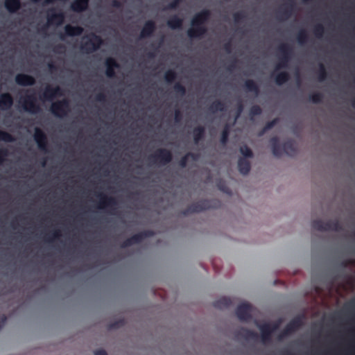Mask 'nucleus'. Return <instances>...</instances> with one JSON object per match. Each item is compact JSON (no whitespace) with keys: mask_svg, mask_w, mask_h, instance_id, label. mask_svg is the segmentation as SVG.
Returning a JSON list of instances; mask_svg holds the SVG:
<instances>
[{"mask_svg":"<svg viewBox=\"0 0 355 355\" xmlns=\"http://www.w3.org/2000/svg\"><path fill=\"white\" fill-rule=\"evenodd\" d=\"M38 134L40 135V132H38ZM40 137V135H39ZM40 137H42V135H40Z\"/></svg>","mask_w":355,"mask_h":355,"instance_id":"obj_14","label":"nucleus"},{"mask_svg":"<svg viewBox=\"0 0 355 355\" xmlns=\"http://www.w3.org/2000/svg\"><path fill=\"white\" fill-rule=\"evenodd\" d=\"M95 355H106L104 351L100 350L95 353Z\"/></svg>","mask_w":355,"mask_h":355,"instance_id":"obj_10","label":"nucleus"},{"mask_svg":"<svg viewBox=\"0 0 355 355\" xmlns=\"http://www.w3.org/2000/svg\"><path fill=\"white\" fill-rule=\"evenodd\" d=\"M106 73H107V76H110L112 75V73H111V71H110V69H107Z\"/></svg>","mask_w":355,"mask_h":355,"instance_id":"obj_12","label":"nucleus"},{"mask_svg":"<svg viewBox=\"0 0 355 355\" xmlns=\"http://www.w3.org/2000/svg\"><path fill=\"white\" fill-rule=\"evenodd\" d=\"M87 4V0H76L72 4V8L74 10H81L84 9Z\"/></svg>","mask_w":355,"mask_h":355,"instance_id":"obj_4","label":"nucleus"},{"mask_svg":"<svg viewBox=\"0 0 355 355\" xmlns=\"http://www.w3.org/2000/svg\"><path fill=\"white\" fill-rule=\"evenodd\" d=\"M12 104L11 97L8 94L0 96V107L3 110L9 107Z\"/></svg>","mask_w":355,"mask_h":355,"instance_id":"obj_2","label":"nucleus"},{"mask_svg":"<svg viewBox=\"0 0 355 355\" xmlns=\"http://www.w3.org/2000/svg\"><path fill=\"white\" fill-rule=\"evenodd\" d=\"M5 6L8 10L14 11L19 8V3L18 0H6Z\"/></svg>","mask_w":355,"mask_h":355,"instance_id":"obj_3","label":"nucleus"},{"mask_svg":"<svg viewBox=\"0 0 355 355\" xmlns=\"http://www.w3.org/2000/svg\"><path fill=\"white\" fill-rule=\"evenodd\" d=\"M35 139L37 143L38 144V145L41 146V144H40V139L39 138V134H38L37 130H36V132H35Z\"/></svg>","mask_w":355,"mask_h":355,"instance_id":"obj_9","label":"nucleus"},{"mask_svg":"<svg viewBox=\"0 0 355 355\" xmlns=\"http://www.w3.org/2000/svg\"><path fill=\"white\" fill-rule=\"evenodd\" d=\"M241 153L245 156H249L250 155V150L247 148H241Z\"/></svg>","mask_w":355,"mask_h":355,"instance_id":"obj_8","label":"nucleus"},{"mask_svg":"<svg viewBox=\"0 0 355 355\" xmlns=\"http://www.w3.org/2000/svg\"><path fill=\"white\" fill-rule=\"evenodd\" d=\"M15 81L17 84L21 85H31L33 83V78L27 75L19 74L15 78Z\"/></svg>","mask_w":355,"mask_h":355,"instance_id":"obj_1","label":"nucleus"},{"mask_svg":"<svg viewBox=\"0 0 355 355\" xmlns=\"http://www.w3.org/2000/svg\"><path fill=\"white\" fill-rule=\"evenodd\" d=\"M150 26V28L152 27V24H146V26Z\"/></svg>","mask_w":355,"mask_h":355,"instance_id":"obj_13","label":"nucleus"},{"mask_svg":"<svg viewBox=\"0 0 355 355\" xmlns=\"http://www.w3.org/2000/svg\"><path fill=\"white\" fill-rule=\"evenodd\" d=\"M107 64L109 65V66H110L112 64H114L113 60H107Z\"/></svg>","mask_w":355,"mask_h":355,"instance_id":"obj_11","label":"nucleus"},{"mask_svg":"<svg viewBox=\"0 0 355 355\" xmlns=\"http://www.w3.org/2000/svg\"><path fill=\"white\" fill-rule=\"evenodd\" d=\"M239 169L241 173H246L249 170L248 164L245 160H240L239 162Z\"/></svg>","mask_w":355,"mask_h":355,"instance_id":"obj_6","label":"nucleus"},{"mask_svg":"<svg viewBox=\"0 0 355 355\" xmlns=\"http://www.w3.org/2000/svg\"><path fill=\"white\" fill-rule=\"evenodd\" d=\"M285 80H286V76L284 74H281L277 76L276 80H277V83L280 84Z\"/></svg>","mask_w":355,"mask_h":355,"instance_id":"obj_7","label":"nucleus"},{"mask_svg":"<svg viewBox=\"0 0 355 355\" xmlns=\"http://www.w3.org/2000/svg\"><path fill=\"white\" fill-rule=\"evenodd\" d=\"M81 29L78 27H73L71 26H65V32L69 35H79L81 33Z\"/></svg>","mask_w":355,"mask_h":355,"instance_id":"obj_5","label":"nucleus"}]
</instances>
